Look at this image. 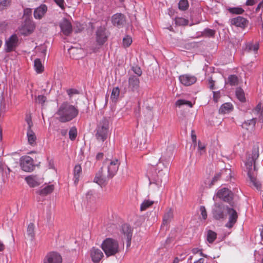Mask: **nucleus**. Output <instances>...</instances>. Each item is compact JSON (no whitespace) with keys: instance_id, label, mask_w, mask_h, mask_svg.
<instances>
[{"instance_id":"obj_10","label":"nucleus","mask_w":263,"mask_h":263,"mask_svg":"<svg viewBox=\"0 0 263 263\" xmlns=\"http://www.w3.org/2000/svg\"><path fill=\"white\" fill-rule=\"evenodd\" d=\"M61 255L56 252L48 253L44 259V263H62Z\"/></svg>"},{"instance_id":"obj_63","label":"nucleus","mask_w":263,"mask_h":263,"mask_svg":"<svg viewBox=\"0 0 263 263\" xmlns=\"http://www.w3.org/2000/svg\"><path fill=\"white\" fill-rule=\"evenodd\" d=\"M194 263H206V261L204 258H200Z\"/></svg>"},{"instance_id":"obj_18","label":"nucleus","mask_w":263,"mask_h":263,"mask_svg":"<svg viewBox=\"0 0 263 263\" xmlns=\"http://www.w3.org/2000/svg\"><path fill=\"white\" fill-rule=\"evenodd\" d=\"M140 80L137 76H130L128 79V88L132 91L137 90L139 88Z\"/></svg>"},{"instance_id":"obj_55","label":"nucleus","mask_w":263,"mask_h":263,"mask_svg":"<svg viewBox=\"0 0 263 263\" xmlns=\"http://www.w3.org/2000/svg\"><path fill=\"white\" fill-rule=\"evenodd\" d=\"M133 70L138 76H140L142 74V70L140 67L137 66L133 67Z\"/></svg>"},{"instance_id":"obj_38","label":"nucleus","mask_w":263,"mask_h":263,"mask_svg":"<svg viewBox=\"0 0 263 263\" xmlns=\"http://www.w3.org/2000/svg\"><path fill=\"white\" fill-rule=\"evenodd\" d=\"M133 40L132 37L129 35H126L123 39V46L124 48L128 47L132 43Z\"/></svg>"},{"instance_id":"obj_4","label":"nucleus","mask_w":263,"mask_h":263,"mask_svg":"<svg viewBox=\"0 0 263 263\" xmlns=\"http://www.w3.org/2000/svg\"><path fill=\"white\" fill-rule=\"evenodd\" d=\"M109 123L106 119H103L99 123L96 129V137L98 140L104 142L107 137Z\"/></svg>"},{"instance_id":"obj_13","label":"nucleus","mask_w":263,"mask_h":263,"mask_svg":"<svg viewBox=\"0 0 263 263\" xmlns=\"http://www.w3.org/2000/svg\"><path fill=\"white\" fill-rule=\"evenodd\" d=\"M230 23L232 25L242 29L247 27L249 24V21L247 19L239 16L230 20Z\"/></svg>"},{"instance_id":"obj_25","label":"nucleus","mask_w":263,"mask_h":263,"mask_svg":"<svg viewBox=\"0 0 263 263\" xmlns=\"http://www.w3.org/2000/svg\"><path fill=\"white\" fill-rule=\"evenodd\" d=\"M256 118H253L250 120H248L243 122L241 125V127L247 130H249L254 128L256 123Z\"/></svg>"},{"instance_id":"obj_43","label":"nucleus","mask_w":263,"mask_h":263,"mask_svg":"<svg viewBox=\"0 0 263 263\" xmlns=\"http://www.w3.org/2000/svg\"><path fill=\"white\" fill-rule=\"evenodd\" d=\"M77 136V130L75 127L71 128L69 132V137L71 140H74Z\"/></svg>"},{"instance_id":"obj_41","label":"nucleus","mask_w":263,"mask_h":263,"mask_svg":"<svg viewBox=\"0 0 263 263\" xmlns=\"http://www.w3.org/2000/svg\"><path fill=\"white\" fill-rule=\"evenodd\" d=\"M173 154V148L172 146H168L166 151L163 153L162 157L165 159L171 158Z\"/></svg>"},{"instance_id":"obj_40","label":"nucleus","mask_w":263,"mask_h":263,"mask_svg":"<svg viewBox=\"0 0 263 263\" xmlns=\"http://www.w3.org/2000/svg\"><path fill=\"white\" fill-rule=\"evenodd\" d=\"M248 175L250 178L251 182L253 183L254 186L256 187L257 189H259L260 187V185L257 181L256 178L252 175L250 171H248Z\"/></svg>"},{"instance_id":"obj_57","label":"nucleus","mask_w":263,"mask_h":263,"mask_svg":"<svg viewBox=\"0 0 263 263\" xmlns=\"http://www.w3.org/2000/svg\"><path fill=\"white\" fill-rule=\"evenodd\" d=\"M191 138L194 145H196V135L194 130H192L191 132Z\"/></svg>"},{"instance_id":"obj_59","label":"nucleus","mask_w":263,"mask_h":263,"mask_svg":"<svg viewBox=\"0 0 263 263\" xmlns=\"http://www.w3.org/2000/svg\"><path fill=\"white\" fill-rule=\"evenodd\" d=\"M209 83L210 84V88L211 89H214V83L215 81L213 80L211 78L209 80Z\"/></svg>"},{"instance_id":"obj_60","label":"nucleus","mask_w":263,"mask_h":263,"mask_svg":"<svg viewBox=\"0 0 263 263\" xmlns=\"http://www.w3.org/2000/svg\"><path fill=\"white\" fill-rule=\"evenodd\" d=\"M67 93H68L69 96H71L72 94L77 93V91L76 90H74V89H70L67 90Z\"/></svg>"},{"instance_id":"obj_19","label":"nucleus","mask_w":263,"mask_h":263,"mask_svg":"<svg viewBox=\"0 0 263 263\" xmlns=\"http://www.w3.org/2000/svg\"><path fill=\"white\" fill-rule=\"evenodd\" d=\"M90 256L93 262L98 263L101 260L104 255L101 250L93 247L90 250Z\"/></svg>"},{"instance_id":"obj_64","label":"nucleus","mask_w":263,"mask_h":263,"mask_svg":"<svg viewBox=\"0 0 263 263\" xmlns=\"http://www.w3.org/2000/svg\"><path fill=\"white\" fill-rule=\"evenodd\" d=\"M259 120L260 122H263V109L260 111V115L259 116Z\"/></svg>"},{"instance_id":"obj_32","label":"nucleus","mask_w":263,"mask_h":263,"mask_svg":"<svg viewBox=\"0 0 263 263\" xmlns=\"http://www.w3.org/2000/svg\"><path fill=\"white\" fill-rule=\"evenodd\" d=\"M34 67L35 70L38 73H41L44 71V66L42 65L41 60L39 59H36L34 60Z\"/></svg>"},{"instance_id":"obj_21","label":"nucleus","mask_w":263,"mask_h":263,"mask_svg":"<svg viewBox=\"0 0 263 263\" xmlns=\"http://www.w3.org/2000/svg\"><path fill=\"white\" fill-rule=\"evenodd\" d=\"M6 51L10 52L13 50L16 45V34H13L6 43Z\"/></svg>"},{"instance_id":"obj_24","label":"nucleus","mask_w":263,"mask_h":263,"mask_svg":"<svg viewBox=\"0 0 263 263\" xmlns=\"http://www.w3.org/2000/svg\"><path fill=\"white\" fill-rule=\"evenodd\" d=\"M99 23L96 22L93 24L91 22L88 23V32H93L95 31V28H97L98 30L96 31V33H103L104 31V28L99 25Z\"/></svg>"},{"instance_id":"obj_35","label":"nucleus","mask_w":263,"mask_h":263,"mask_svg":"<svg viewBox=\"0 0 263 263\" xmlns=\"http://www.w3.org/2000/svg\"><path fill=\"white\" fill-rule=\"evenodd\" d=\"M96 40L99 45H102L107 40L106 34H97Z\"/></svg>"},{"instance_id":"obj_33","label":"nucleus","mask_w":263,"mask_h":263,"mask_svg":"<svg viewBox=\"0 0 263 263\" xmlns=\"http://www.w3.org/2000/svg\"><path fill=\"white\" fill-rule=\"evenodd\" d=\"M173 217V213L172 210L170 209L163 216V224H168Z\"/></svg>"},{"instance_id":"obj_27","label":"nucleus","mask_w":263,"mask_h":263,"mask_svg":"<svg viewBox=\"0 0 263 263\" xmlns=\"http://www.w3.org/2000/svg\"><path fill=\"white\" fill-rule=\"evenodd\" d=\"M154 201L149 199H145L141 203L140 210V211H144L152 207L154 204Z\"/></svg>"},{"instance_id":"obj_16","label":"nucleus","mask_w":263,"mask_h":263,"mask_svg":"<svg viewBox=\"0 0 263 263\" xmlns=\"http://www.w3.org/2000/svg\"><path fill=\"white\" fill-rule=\"evenodd\" d=\"M25 181L30 187H34L41 184V179L37 175H29L25 177Z\"/></svg>"},{"instance_id":"obj_30","label":"nucleus","mask_w":263,"mask_h":263,"mask_svg":"<svg viewBox=\"0 0 263 263\" xmlns=\"http://www.w3.org/2000/svg\"><path fill=\"white\" fill-rule=\"evenodd\" d=\"M231 170L228 169H223L221 171V172L216 174L214 177L213 178L211 184L213 185L215 182L217 181L219 178L221 177L222 175H230Z\"/></svg>"},{"instance_id":"obj_54","label":"nucleus","mask_w":263,"mask_h":263,"mask_svg":"<svg viewBox=\"0 0 263 263\" xmlns=\"http://www.w3.org/2000/svg\"><path fill=\"white\" fill-rule=\"evenodd\" d=\"M220 97L219 91H213V100L215 102H217Z\"/></svg>"},{"instance_id":"obj_50","label":"nucleus","mask_w":263,"mask_h":263,"mask_svg":"<svg viewBox=\"0 0 263 263\" xmlns=\"http://www.w3.org/2000/svg\"><path fill=\"white\" fill-rule=\"evenodd\" d=\"M200 211L203 219L205 220L207 218V213L205 208L204 206L200 207Z\"/></svg>"},{"instance_id":"obj_7","label":"nucleus","mask_w":263,"mask_h":263,"mask_svg":"<svg viewBox=\"0 0 263 263\" xmlns=\"http://www.w3.org/2000/svg\"><path fill=\"white\" fill-rule=\"evenodd\" d=\"M20 166L25 172L32 171L34 168V161L30 156H25L20 159Z\"/></svg>"},{"instance_id":"obj_29","label":"nucleus","mask_w":263,"mask_h":263,"mask_svg":"<svg viewBox=\"0 0 263 263\" xmlns=\"http://www.w3.org/2000/svg\"><path fill=\"white\" fill-rule=\"evenodd\" d=\"M74 172V182L75 184L78 183L79 177L82 173V167L80 165H76L73 170Z\"/></svg>"},{"instance_id":"obj_36","label":"nucleus","mask_w":263,"mask_h":263,"mask_svg":"<svg viewBox=\"0 0 263 263\" xmlns=\"http://www.w3.org/2000/svg\"><path fill=\"white\" fill-rule=\"evenodd\" d=\"M228 83L231 86L237 85L239 83L238 78L234 74L230 75L228 77Z\"/></svg>"},{"instance_id":"obj_22","label":"nucleus","mask_w":263,"mask_h":263,"mask_svg":"<svg viewBox=\"0 0 263 263\" xmlns=\"http://www.w3.org/2000/svg\"><path fill=\"white\" fill-rule=\"evenodd\" d=\"M259 156V152L257 149H253L251 154V159L249 158L247 161L246 163V165L247 166L249 167H251L253 164H254V170H256L255 162L256 160L258 158Z\"/></svg>"},{"instance_id":"obj_6","label":"nucleus","mask_w":263,"mask_h":263,"mask_svg":"<svg viewBox=\"0 0 263 263\" xmlns=\"http://www.w3.org/2000/svg\"><path fill=\"white\" fill-rule=\"evenodd\" d=\"M121 238L123 241H126V247L129 248L131 245V240L133 236V230L127 224H124L122 226Z\"/></svg>"},{"instance_id":"obj_31","label":"nucleus","mask_w":263,"mask_h":263,"mask_svg":"<svg viewBox=\"0 0 263 263\" xmlns=\"http://www.w3.org/2000/svg\"><path fill=\"white\" fill-rule=\"evenodd\" d=\"M54 190V186L53 185H48L45 186L42 190L38 191L39 194L42 196H46L49 194L51 193Z\"/></svg>"},{"instance_id":"obj_45","label":"nucleus","mask_w":263,"mask_h":263,"mask_svg":"<svg viewBox=\"0 0 263 263\" xmlns=\"http://www.w3.org/2000/svg\"><path fill=\"white\" fill-rule=\"evenodd\" d=\"M176 104L177 106H180L183 105H188L190 107H192L193 106V104L191 102L182 99L178 100V101H177V102H176Z\"/></svg>"},{"instance_id":"obj_51","label":"nucleus","mask_w":263,"mask_h":263,"mask_svg":"<svg viewBox=\"0 0 263 263\" xmlns=\"http://www.w3.org/2000/svg\"><path fill=\"white\" fill-rule=\"evenodd\" d=\"M36 100L39 103L43 104L46 102V97L43 95H39L38 96Z\"/></svg>"},{"instance_id":"obj_62","label":"nucleus","mask_w":263,"mask_h":263,"mask_svg":"<svg viewBox=\"0 0 263 263\" xmlns=\"http://www.w3.org/2000/svg\"><path fill=\"white\" fill-rule=\"evenodd\" d=\"M41 52L43 53L44 55H45L46 51H47V48L45 45H42L41 47Z\"/></svg>"},{"instance_id":"obj_48","label":"nucleus","mask_w":263,"mask_h":263,"mask_svg":"<svg viewBox=\"0 0 263 263\" xmlns=\"http://www.w3.org/2000/svg\"><path fill=\"white\" fill-rule=\"evenodd\" d=\"M259 48V44L258 43H256L255 44H253L250 43L247 45V48L249 51H254V52H256Z\"/></svg>"},{"instance_id":"obj_44","label":"nucleus","mask_w":263,"mask_h":263,"mask_svg":"<svg viewBox=\"0 0 263 263\" xmlns=\"http://www.w3.org/2000/svg\"><path fill=\"white\" fill-rule=\"evenodd\" d=\"M189 21L182 17H177L175 19V23L179 26H184L187 24Z\"/></svg>"},{"instance_id":"obj_8","label":"nucleus","mask_w":263,"mask_h":263,"mask_svg":"<svg viewBox=\"0 0 263 263\" xmlns=\"http://www.w3.org/2000/svg\"><path fill=\"white\" fill-rule=\"evenodd\" d=\"M227 206L219 203H216L213 210V217L216 220H219L224 217V213L227 211Z\"/></svg>"},{"instance_id":"obj_37","label":"nucleus","mask_w":263,"mask_h":263,"mask_svg":"<svg viewBox=\"0 0 263 263\" xmlns=\"http://www.w3.org/2000/svg\"><path fill=\"white\" fill-rule=\"evenodd\" d=\"M216 238L217 234L215 232L211 230L208 231L207 234V240L209 243H213Z\"/></svg>"},{"instance_id":"obj_47","label":"nucleus","mask_w":263,"mask_h":263,"mask_svg":"<svg viewBox=\"0 0 263 263\" xmlns=\"http://www.w3.org/2000/svg\"><path fill=\"white\" fill-rule=\"evenodd\" d=\"M32 9L31 8H26L24 10V16L23 18L24 20L32 19Z\"/></svg>"},{"instance_id":"obj_56","label":"nucleus","mask_w":263,"mask_h":263,"mask_svg":"<svg viewBox=\"0 0 263 263\" xmlns=\"http://www.w3.org/2000/svg\"><path fill=\"white\" fill-rule=\"evenodd\" d=\"M7 24L5 22L0 23V32H3L7 31Z\"/></svg>"},{"instance_id":"obj_9","label":"nucleus","mask_w":263,"mask_h":263,"mask_svg":"<svg viewBox=\"0 0 263 263\" xmlns=\"http://www.w3.org/2000/svg\"><path fill=\"white\" fill-rule=\"evenodd\" d=\"M179 80L183 85L189 86L196 83L197 78L190 74H183L179 77Z\"/></svg>"},{"instance_id":"obj_23","label":"nucleus","mask_w":263,"mask_h":263,"mask_svg":"<svg viewBox=\"0 0 263 263\" xmlns=\"http://www.w3.org/2000/svg\"><path fill=\"white\" fill-rule=\"evenodd\" d=\"M68 51L70 56L73 59H79L82 57L83 50L81 48L72 47Z\"/></svg>"},{"instance_id":"obj_49","label":"nucleus","mask_w":263,"mask_h":263,"mask_svg":"<svg viewBox=\"0 0 263 263\" xmlns=\"http://www.w3.org/2000/svg\"><path fill=\"white\" fill-rule=\"evenodd\" d=\"M11 3V0H0V10H3L8 7Z\"/></svg>"},{"instance_id":"obj_58","label":"nucleus","mask_w":263,"mask_h":263,"mask_svg":"<svg viewBox=\"0 0 263 263\" xmlns=\"http://www.w3.org/2000/svg\"><path fill=\"white\" fill-rule=\"evenodd\" d=\"M198 149L201 151L200 154L201 155V151H204L205 149V145L204 144L202 143L201 141H199L198 143Z\"/></svg>"},{"instance_id":"obj_15","label":"nucleus","mask_w":263,"mask_h":263,"mask_svg":"<svg viewBox=\"0 0 263 263\" xmlns=\"http://www.w3.org/2000/svg\"><path fill=\"white\" fill-rule=\"evenodd\" d=\"M227 211L229 215V218L226 226L229 228H231L237 221L238 215L236 211L233 209L228 208L227 209Z\"/></svg>"},{"instance_id":"obj_1","label":"nucleus","mask_w":263,"mask_h":263,"mask_svg":"<svg viewBox=\"0 0 263 263\" xmlns=\"http://www.w3.org/2000/svg\"><path fill=\"white\" fill-rule=\"evenodd\" d=\"M120 162L118 159H106L103 163V167L96 174L94 182L100 185H104L107 179L112 178L117 173Z\"/></svg>"},{"instance_id":"obj_46","label":"nucleus","mask_w":263,"mask_h":263,"mask_svg":"<svg viewBox=\"0 0 263 263\" xmlns=\"http://www.w3.org/2000/svg\"><path fill=\"white\" fill-rule=\"evenodd\" d=\"M229 12L232 14H240L243 13L244 10L240 7H233L229 9Z\"/></svg>"},{"instance_id":"obj_12","label":"nucleus","mask_w":263,"mask_h":263,"mask_svg":"<svg viewBox=\"0 0 263 263\" xmlns=\"http://www.w3.org/2000/svg\"><path fill=\"white\" fill-rule=\"evenodd\" d=\"M111 22L114 26L121 28L125 25L126 18L122 13H116L112 16Z\"/></svg>"},{"instance_id":"obj_61","label":"nucleus","mask_w":263,"mask_h":263,"mask_svg":"<svg viewBox=\"0 0 263 263\" xmlns=\"http://www.w3.org/2000/svg\"><path fill=\"white\" fill-rule=\"evenodd\" d=\"M254 4V0H247L246 3L247 6H253Z\"/></svg>"},{"instance_id":"obj_20","label":"nucleus","mask_w":263,"mask_h":263,"mask_svg":"<svg viewBox=\"0 0 263 263\" xmlns=\"http://www.w3.org/2000/svg\"><path fill=\"white\" fill-rule=\"evenodd\" d=\"M60 27L63 33H71L72 25L69 21L64 18L60 23Z\"/></svg>"},{"instance_id":"obj_28","label":"nucleus","mask_w":263,"mask_h":263,"mask_svg":"<svg viewBox=\"0 0 263 263\" xmlns=\"http://www.w3.org/2000/svg\"><path fill=\"white\" fill-rule=\"evenodd\" d=\"M233 109V105L230 103H226L222 104L219 108V111L220 114H227Z\"/></svg>"},{"instance_id":"obj_26","label":"nucleus","mask_w":263,"mask_h":263,"mask_svg":"<svg viewBox=\"0 0 263 263\" xmlns=\"http://www.w3.org/2000/svg\"><path fill=\"white\" fill-rule=\"evenodd\" d=\"M34 224L32 223H30L28 224L27 232H26V237L29 240L32 241L35 236L34 233Z\"/></svg>"},{"instance_id":"obj_5","label":"nucleus","mask_w":263,"mask_h":263,"mask_svg":"<svg viewBox=\"0 0 263 263\" xmlns=\"http://www.w3.org/2000/svg\"><path fill=\"white\" fill-rule=\"evenodd\" d=\"M25 120L28 125L27 131L28 143L32 146H34L36 145L37 138L35 133L31 129L33 126V123L32 121L31 116L30 113L26 114Z\"/></svg>"},{"instance_id":"obj_14","label":"nucleus","mask_w":263,"mask_h":263,"mask_svg":"<svg viewBox=\"0 0 263 263\" xmlns=\"http://www.w3.org/2000/svg\"><path fill=\"white\" fill-rule=\"evenodd\" d=\"M217 196L223 201L230 202L232 199L233 194L228 189L223 188L218 191Z\"/></svg>"},{"instance_id":"obj_2","label":"nucleus","mask_w":263,"mask_h":263,"mask_svg":"<svg viewBox=\"0 0 263 263\" xmlns=\"http://www.w3.org/2000/svg\"><path fill=\"white\" fill-rule=\"evenodd\" d=\"M79 114L78 109L68 102H64L59 107L55 113L57 119L61 122H68Z\"/></svg>"},{"instance_id":"obj_53","label":"nucleus","mask_w":263,"mask_h":263,"mask_svg":"<svg viewBox=\"0 0 263 263\" xmlns=\"http://www.w3.org/2000/svg\"><path fill=\"white\" fill-rule=\"evenodd\" d=\"M261 104L260 103H259L256 107L255 108H254L253 110H252V112L255 114V115H257L258 114L259 112H260V111H261Z\"/></svg>"},{"instance_id":"obj_3","label":"nucleus","mask_w":263,"mask_h":263,"mask_svg":"<svg viewBox=\"0 0 263 263\" xmlns=\"http://www.w3.org/2000/svg\"><path fill=\"white\" fill-rule=\"evenodd\" d=\"M102 249L108 257L119 252V244L117 240L112 238H106L102 243Z\"/></svg>"},{"instance_id":"obj_39","label":"nucleus","mask_w":263,"mask_h":263,"mask_svg":"<svg viewBox=\"0 0 263 263\" xmlns=\"http://www.w3.org/2000/svg\"><path fill=\"white\" fill-rule=\"evenodd\" d=\"M120 94V89L117 87L112 89L111 94V99L112 101H116L119 97Z\"/></svg>"},{"instance_id":"obj_17","label":"nucleus","mask_w":263,"mask_h":263,"mask_svg":"<svg viewBox=\"0 0 263 263\" xmlns=\"http://www.w3.org/2000/svg\"><path fill=\"white\" fill-rule=\"evenodd\" d=\"M47 11V6L45 4H42L34 9L33 15L35 19L41 20L45 15Z\"/></svg>"},{"instance_id":"obj_11","label":"nucleus","mask_w":263,"mask_h":263,"mask_svg":"<svg viewBox=\"0 0 263 263\" xmlns=\"http://www.w3.org/2000/svg\"><path fill=\"white\" fill-rule=\"evenodd\" d=\"M35 27V24L32 19H25L22 24L20 30L22 31V33H31L34 31Z\"/></svg>"},{"instance_id":"obj_42","label":"nucleus","mask_w":263,"mask_h":263,"mask_svg":"<svg viewBox=\"0 0 263 263\" xmlns=\"http://www.w3.org/2000/svg\"><path fill=\"white\" fill-rule=\"evenodd\" d=\"M189 7L187 0H180L178 3V8L180 10H185Z\"/></svg>"},{"instance_id":"obj_34","label":"nucleus","mask_w":263,"mask_h":263,"mask_svg":"<svg viewBox=\"0 0 263 263\" xmlns=\"http://www.w3.org/2000/svg\"><path fill=\"white\" fill-rule=\"evenodd\" d=\"M236 96L238 99L241 102H245L246 100L245 93L242 88H237L235 91Z\"/></svg>"},{"instance_id":"obj_52","label":"nucleus","mask_w":263,"mask_h":263,"mask_svg":"<svg viewBox=\"0 0 263 263\" xmlns=\"http://www.w3.org/2000/svg\"><path fill=\"white\" fill-rule=\"evenodd\" d=\"M53 1L58 5L62 10L65 9L64 0H53Z\"/></svg>"}]
</instances>
